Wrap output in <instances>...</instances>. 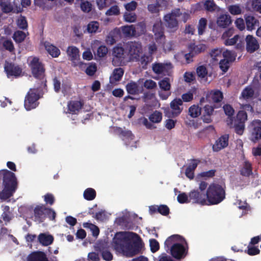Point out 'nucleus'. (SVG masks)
Segmentation results:
<instances>
[{"label":"nucleus","instance_id":"1","mask_svg":"<svg viewBox=\"0 0 261 261\" xmlns=\"http://www.w3.org/2000/svg\"><path fill=\"white\" fill-rule=\"evenodd\" d=\"M113 243L116 250L133 256L141 250L142 239L139 234L134 232H119L114 238Z\"/></svg>","mask_w":261,"mask_h":261},{"label":"nucleus","instance_id":"46","mask_svg":"<svg viewBox=\"0 0 261 261\" xmlns=\"http://www.w3.org/2000/svg\"><path fill=\"white\" fill-rule=\"evenodd\" d=\"M120 14V10L118 6L114 4L107 11L106 14L108 16L117 15Z\"/></svg>","mask_w":261,"mask_h":261},{"label":"nucleus","instance_id":"36","mask_svg":"<svg viewBox=\"0 0 261 261\" xmlns=\"http://www.w3.org/2000/svg\"><path fill=\"white\" fill-rule=\"evenodd\" d=\"M254 94V91L252 87L247 86L243 90L241 93V97L244 99L251 98Z\"/></svg>","mask_w":261,"mask_h":261},{"label":"nucleus","instance_id":"49","mask_svg":"<svg viewBox=\"0 0 261 261\" xmlns=\"http://www.w3.org/2000/svg\"><path fill=\"white\" fill-rule=\"evenodd\" d=\"M229 12L233 15H239L242 13V9L238 5H230L228 7Z\"/></svg>","mask_w":261,"mask_h":261},{"label":"nucleus","instance_id":"23","mask_svg":"<svg viewBox=\"0 0 261 261\" xmlns=\"http://www.w3.org/2000/svg\"><path fill=\"white\" fill-rule=\"evenodd\" d=\"M44 46L47 53L53 57H58L60 54V49L56 46L48 41L44 43Z\"/></svg>","mask_w":261,"mask_h":261},{"label":"nucleus","instance_id":"5","mask_svg":"<svg viewBox=\"0 0 261 261\" xmlns=\"http://www.w3.org/2000/svg\"><path fill=\"white\" fill-rule=\"evenodd\" d=\"M32 74L34 77L39 80L41 82L40 87H43L47 90L46 80L45 76V68L44 65L39 61L38 57H33L29 63Z\"/></svg>","mask_w":261,"mask_h":261},{"label":"nucleus","instance_id":"11","mask_svg":"<svg viewBox=\"0 0 261 261\" xmlns=\"http://www.w3.org/2000/svg\"><path fill=\"white\" fill-rule=\"evenodd\" d=\"M206 46L203 44L196 45L195 43H190L188 46L189 53L185 55V58L189 63L192 61V58L196 55L203 53L206 49Z\"/></svg>","mask_w":261,"mask_h":261},{"label":"nucleus","instance_id":"2","mask_svg":"<svg viewBox=\"0 0 261 261\" xmlns=\"http://www.w3.org/2000/svg\"><path fill=\"white\" fill-rule=\"evenodd\" d=\"M164 248L176 261L184 259L188 254V243L185 238L179 234H173L167 238L164 243Z\"/></svg>","mask_w":261,"mask_h":261},{"label":"nucleus","instance_id":"48","mask_svg":"<svg viewBox=\"0 0 261 261\" xmlns=\"http://www.w3.org/2000/svg\"><path fill=\"white\" fill-rule=\"evenodd\" d=\"M17 24L19 28L22 30H26L28 28V22L25 17L21 15L18 19Z\"/></svg>","mask_w":261,"mask_h":261},{"label":"nucleus","instance_id":"27","mask_svg":"<svg viewBox=\"0 0 261 261\" xmlns=\"http://www.w3.org/2000/svg\"><path fill=\"white\" fill-rule=\"evenodd\" d=\"M252 169L251 163L246 160L244 162L243 166L240 170V174L243 176L249 177L252 174Z\"/></svg>","mask_w":261,"mask_h":261},{"label":"nucleus","instance_id":"17","mask_svg":"<svg viewBox=\"0 0 261 261\" xmlns=\"http://www.w3.org/2000/svg\"><path fill=\"white\" fill-rule=\"evenodd\" d=\"M229 135L225 134L219 137L213 145V150L215 152H218L225 148L228 145Z\"/></svg>","mask_w":261,"mask_h":261},{"label":"nucleus","instance_id":"45","mask_svg":"<svg viewBox=\"0 0 261 261\" xmlns=\"http://www.w3.org/2000/svg\"><path fill=\"white\" fill-rule=\"evenodd\" d=\"M245 252L250 256H253L258 254L260 253V250L257 247L248 245L247 249L245 250Z\"/></svg>","mask_w":261,"mask_h":261},{"label":"nucleus","instance_id":"13","mask_svg":"<svg viewBox=\"0 0 261 261\" xmlns=\"http://www.w3.org/2000/svg\"><path fill=\"white\" fill-rule=\"evenodd\" d=\"M182 100L180 98H175L170 103L171 112L167 114L168 117L175 118L178 116L181 113L183 108L180 107L182 106Z\"/></svg>","mask_w":261,"mask_h":261},{"label":"nucleus","instance_id":"9","mask_svg":"<svg viewBox=\"0 0 261 261\" xmlns=\"http://www.w3.org/2000/svg\"><path fill=\"white\" fill-rule=\"evenodd\" d=\"M158 84L160 89L159 91V95L162 100H166L171 94V84L170 79L165 77L161 80Z\"/></svg>","mask_w":261,"mask_h":261},{"label":"nucleus","instance_id":"32","mask_svg":"<svg viewBox=\"0 0 261 261\" xmlns=\"http://www.w3.org/2000/svg\"><path fill=\"white\" fill-rule=\"evenodd\" d=\"M124 70L122 68L119 67L114 70L113 76L111 77V82H116L120 81L123 75Z\"/></svg>","mask_w":261,"mask_h":261},{"label":"nucleus","instance_id":"8","mask_svg":"<svg viewBox=\"0 0 261 261\" xmlns=\"http://www.w3.org/2000/svg\"><path fill=\"white\" fill-rule=\"evenodd\" d=\"M125 44L127 56L132 61L137 62L142 53V45L137 42L128 41Z\"/></svg>","mask_w":261,"mask_h":261},{"label":"nucleus","instance_id":"7","mask_svg":"<svg viewBox=\"0 0 261 261\" xmlns=\"http://www.w3.org/2000/svg\"><path fill=\"white\" fill-rule=\"evenodd\" d=\"M125 49V44L122 46L121 44H118L112 49V64L115 66L123 65L125 59L128 57Z\"/></svg>","mask_w":261,"mask_h":261},{"label":"nucleus","instance_id":"47","mask_svg":"<svg viewBox=\"0 0 261 261\" xmlns=\"http://www.w3.org/2000/svg\"><path fill=\"white\" fill-rule=\"evenodd\" d=\"M117 131L119 135L128 139L133 140L134 138V136L130 130H123L121 128L118 127Z\"/></svg>","mask_w":261,"mask_h":261},{"label":"nucleus","instance_id":"3","mask_svg":"<svg viewBox=\"0 0 261 261\" xmlns=\"http://www.w3.org/2000/svg\"><path fill=\"white\" fill-rule=\"evenodd\" d=\"M225 114L228 116L226 119L227 125L230 128H233L235 133L239 135H242L245 128V122L247 120V113L243 110L239 111L233 119L234 110L230 105H224L223 107Z\"/></svg>","mask_w":261,"mask_h":261},{"label":"nucleus","instance_id":"22","mask_svg":"<svg viewBox=\"0 0 261 261\" xmlns=\"http://www.w3.org/2000/svg\"><path fill=\"white\" fill-rule=\"evenodd\" d=\"M27 261H48V260L44 252L35 251L28 256Z\"/></svg>","mask_w":261,"mask_h":261},{"label":"nucleus","instance_id":"10","mask_svg":"<svg viewBox=\"0 0 261 261\" xmlns=\"http://www.w3.org/2000/svg\"><path fill=\"white\" fill-rule=\"evenodd\" d=\"M250 140L257 143L261 139V120L257 119L252 121L249 126Z\"/></svg>","mask_w":261,"mask_h":261},{"label":"nucleus","instance_id":"62","mask_svg":"<svg viewBox=\"0 0 261 261\" xmlns=\"http://www.w3.org/2000/svg\"><path fill=\"white\" fill-rule=\"evenodd\" d=\"M144 86L147 89H153L156 87V82L152 80H146L144 83Z\"/></svg>","mask_w":261,"mask_h":261},{"label":"nucleus","instance_id":"44","mask_svg":"<svg viewBox=\"0 0 261 261\" xmlns=\"http://www.w3.org/2000/svg\"><path fill=\"white\" fill-rule=\"evenodd\" d=\"M99 22L96 21H91L87 25V31L90 33H96L99 29Z\"/></svg>","mask_w":261,"mask_h":261},{"label":"nucleus","instance_id":"37","mask_svg":"<svg viewBox=\"0 0 261 261\" xmlns=\"http://www.w3.org/2000/svg\"><path fill=\"white\" fill-rule=\"evenodd\" d=\"M123 34L127 36H133L136 35V29L133 25H126L122 27Z\"/></svg>","mask_w":261,"mask_h":261},{"label":"nucleus","instance_id":"15","mask_svg":"<svg viewBox=\"0 0 261 261\" xmlns=\"http://www.w3.org/2000/svg\"><path fill=\"white\" fill-rule=\"evenodd\" d=\"M152 31L154 33L155 39L158 43L163 44L165 40L164 29L162 21H159L154 23Z\"/></svg>","mask_w":261,"mask_h":261},{"label":"nucleus","instance_id":"64","mask_svg":"<svg viewBox=\"0 0 261 261\" xmlns=\"http://www.w3.org/2000/svg\"><path fill=\"white\" fill-rule=\"evenodd\" d=\"M252 7L256 11L261 14L260 0H253L252 2Z\"/></svg>","mask_w":261,"mask_h":261},{"label":"nucleus","instance_id":"12","mask_svg":"<svg viewBox=\"0 0 261 261\" xmlns=\"http://www.w3.org/2000/svg\"><path fill=\"white\" fill-rule=\"evenodd\" d=\"M4 71L8 78L11 76L18 77L22 75V69L20 66L6 61L4 64Z\"/></svg>","mask_w":261,"mask_h":261},{"label":"nucleus","instance_id":"43","mask_svg":"<svg viewBox=\"0 0 261 261\" xmlns=\"http://www.w3.org/2000/svg\"><path fill=\"white\" fill-rule=\"evenodd\" d=\"M102 258L106 261H111L113 259V254L107 248H102L100 250Z\"/></svg>","mask_w":261,"mask_h":261},{"label":"nucleus","instance_id":"25","mask_svg":"<svg viewBox=\"0 0 261 261\" xmlns=\"http://www.w3.org/2000/svg\"><path fill=\"white\" fill-rule=\"evenodd\" d=\"M231 23V17L228 14H221L217 19V24L219 28H226Z\"/></svg>","mask_w":261,"mask_h":261},{"label":"nucleus","instance_id":"39","mask_svg":"<svg viewBox=\"0 0 261 261\" xmlns=\"http://www.w3.org/2000/svg\"><path fill=\"white\" fill-rule=\"evenodd\" d=\"M207 20L205 18H201L198 24V34L199 35H202L205 32L207 25Z\"/></svg>","mask_w":261,"mask_h":261},{"label":"nucleus","instance_id":"16","mask_svg":"<svg viewBox=\"0 0 261 261\" xmlns=\"http://www.w3.org/2000/svg\"><path fill=\"white\" fill-rule=\"evenodd\" d=\"M172 68L171 64L154 63L152 65V71L157 74L169 75L170 70Z\"/></svg>","mask_w":261,"mask_h":261},{"label":"nucleus","instance_id":"57","mask_svg":"<svg viewBox=\"0 0 261 261\" xmlns=\"http://www.w3.org/2000/svg\"><path fill=\"white\" fill-rule=\"evenodd\" d=\"M158 210L159 213L163 216H167L170 213V209L168 206L165 204H162L159 206Z\"/></svg>","mask_w":261,"mask_h":261},{"label":"nucleus","instance_id":"18","mask_svg":"<svg viewBox=\"0 0 261 261\" xmlns=\"http://www.w3.org/2000/svg\"><path fill=\"white\" fill-rule=\"evenodd\" d=\"M246 42V50L250 53H253L259 47V44L252 35H248L245 39Z\"/></svg>","mask_w":261,"mask_h":261},{"label":"nucleus","instance_id":"50","mask_svg":"<svg viewBox=\"0 0 261 261\" xmlns=\"http://www.w3.org/2000/svg\"><path fill=\"white\" fill-rule=\"evenodd\" d=\"M123 17L125 21L128 22H135L137 19V15L133 12H125Z\"/></svg>","mask_w":261,"mask_h":261},{"label":"nucleus","instance_id":"33","mask_svg":"<svg viewBox=\"0 0 261 261\" xmlns=\"http://www.w3.org/2000/svg\"><path fill=\"white\" fill-rule=\"evenodd\" d=\"M210 98L211 101L214 103H219L221 102L223 98V93L220 90H217L212 91L210 93Z\"/></svg>","mask_w":261,"mask_h":261},{"label":"nucleus","instance_id":"38","mask_svg":"<svg viewBox=\"0 0 261 261\" xmlns=\"http://www.w3.org/2000/svg\"><path fill=\"white\" fill-rule=\"evenodd\" d=\"M26 38V35L22 31H17L14 32L13 35V39L16 43H21Z\"/></svg>","mask_w":261,"mask_h":261},{"label":"nucleus","instance_id":"19","mask_svg":"<svg viewBox=\"0 0 261 261\" xmlns=\"http://www.w3.org/2000/svg\"><path fill=\"white\" fill-rule=\"evenodd\" d=\"M46 207L43 205H37L34 210L35 220L39 223L43 222L45 219Z\"/></svg>","mask_w":261,"mask_h":261},{"label":"nucleus","instance_id":"59","mask_svg":"<svg viewBox=\"0 0 261 261\" xmlns=\"http://www.w3.org/2000/svg\"><path fill=\"white\" fill-rule=\"evenodd\" d=\"M81 8L83 12L88 13L91 11L92 5L88 1L84 2L81 4Z\"/></svg>","mask_w":261,"mask_h":261},{"label":"nucleus","instance_id":"40","mask_svg":"<svg viewBox=\"0 0 261 261\" xmlns=\"http://www.w3.org/2000/svg\"><path fill=\"white\" fill-rule=\"evenodd\" d=\"M149 119L153 123H159L162 119V113L156 110L149 116Z\"/></svg>","mask_w":261,"mask_h":261},{"label":"nucleus","instance_id":"51","mask_svg":"<svg viewBox=\"0 0 261 261\" xmlns=\"http://www.w3.org/2000/svg\"><path fill=\"white\" fill-rule=\"evenodd\" d=\"M149 245L150 250L152 253L156 252L160 249V245L159 242L154 239L149 240Z\"/></svg>","mask_w":261,"mask_h":261},{"label":"nucleus","instance_id":"35","mask_svg":"<svg viewBox=\"0 0 261 261\" xmlns=\"http://www.w3.org/2000/svg\"><path fill=\"white\" fill-rule=\"evenodd\" d=\"M116 3L115 0H96V4L99 10L109 7Z\"/></svg>","mask_w":261,"mask_h":261},{"label":"nucleus","instance_id":"63","mask_svg":"<svg viewBox=\"0 0 261 261\" xmlns=\"http://www.w3.org/2000/svg\"><path fill=\"white\" fill-rule=\"evenodd\" d=\"M185 81L187 83H191L195 80L194 73L191 72H186L184 75Z\"/></svg>","mask_w":261,"mask_h":261},{"label":"nucleus","instance_id":"14","mask_svg":"<svg viewBox=\"0 0 261 261\" xmlns=\"http://www.w3.org/2000/svg\"><path fill=\"white\" fill-rule=\"evenodd\" d=\"M190 200L193 203L204 205L206 204V195L205 192L199 191V190H194L189 193Z\"/></svg>","mask_w":261,"mask_h":261},{"label":"nucleus","instance_id":"54","mask_svg":"<svg viewBox=\"0 0 261 261\" xmlns=\"http://www.w3.org/2000/svg\"><path fill=\"white\" fill-rule=\"evenodd\" d=\"M204 7L207 11L212 12L216 10V5L213 1L207 0L204 4Z\"/></svg>","mask_w":261,"mask_h":261},{"label":"nucleus","instance_id":"6","mask_svg":"<svg viewBox=\"0 0 261 261\" xmlns=\"http://www.w3.org/2000/svg\"><path fill=\"white\" fill-rule=\"evenodd\" d=\"M41 87L37 88L30 89L27 93L24 101V106L27 111L36 108L39 105L38 100L41 97L40 95H43L40 89Z\"/></svg>","mask_w":261,"mask_h":261},{"label":"nucleus","instance_id":"60","mask_svg":"<svg viewBox=\"0 0 261 261\" xmlns=\"http://www.w3.org/2000/svg\"><path fill=\"white\" fill-rule=\"evenodd\" d=\"M45 218L48 217L50 220H55L56 217V213L51 208L46 207Z\"/></svg>","mask_w":261,"mask_h":261},{"label":"nucleus","instance_id":"34","mask_svg":"<svg viewBox=\"0 0 261 261\" xmlns=\"http://www.w3.org/2000/svg\"><path fill=\"white\" fill-rule=\"evenodd\" d=\"M83 196L87 200H93L96 197V192L94 189L89 188L84 191Z\"/></svg>","mask_w":261,"mask_h":261},{"label":"nucleus","instance_id":"58","mask_svg":"<svg viewBox=\"0 0 261 261\" xmlns=\"http://www.w3.org/2000/svg\"><path fill=\"white\" fill-rule=\"evenodd\" d=\"M108 51V48L105 45L100 46L97 50V55L99 57H104Z\"/></svg>","mask_w":261,"mask_h":261},{"label":"nucleus","instance_id":"20","mask_svg":"<svg viewBox=\"0 0 261 261\" xmlns=\"http://www.w3.org/2000/svg\"><path fill=\"white\" fill-rule=\"evenodd\" d=\"M84 102L81 100H70L68 102V110L72 114H76L84 106Z\"/></svg>","mask_w":261,"mask_h":261},{"label":"nucleus","instance_id":"42","mask_svg":"<svg viewBox=\"0 0 261 261\" xmlns=\"http://www.w3.org/2000/svg\"><path fill=\"white\" fill-rule=\"evenodd\" d=\"M224 59H226L230 63L233 62L236 60V55L233 51L226 50L222 53Z\"/></svg>","mask_w":261,"mask_h":261},{"label":"nucleus","instance_id":"24","mask_svg":"<svg viewBox=\"0 0 261 261\" xmlns=\"http://www.w3.org/2000/svg\"><path fill=\"white\" fill-rule=\"evenodd\" d=\"M246 29L251 31L255 29L256 26H258L259 22L258 19L252 15H247L245 17Z\"/></svg>","mask_w":261,"mask_h":261},{"label":"nucleus","instance_id":"55","mask_svg":"<svg viewBox=\"0 0 261 261\" xmlns=\"http://www.w3.org/2000/svg\"><path fill=\"white\" fill-rule=\"evenodd\" d=\"M196 73L199 77L204 78L206 76L207 71L205 66L201 65L197 67L196 69Z\"/></svg>","mask_w":261,"mask_h":261},{"label":"nucleus","instance_id":"30","mask_svg":"<svg viewBox=\"0 0 261 261\" xmlns=\"http://www.w3.org/2000/svg\"><path fill=\"white\" fill-rule=\"evenodd\" d=\"M165 0H158L154 4H151L148 5V11L151 13H157L160 11V8L162 4H164Z\"/></svg>","mask_w":261,"mask_h":261},{"label":"nucleus","instance_id":"26","mask_svg":"<svg viewBox=\"0 0 261 261\" xmlns=\"http://www.w3.org/2000/svg\"><path fill=\"white\" fill-rule=\"evenodd\" d=\"M79 49L74 46H69L67 47L66 53L70 61L74 62L80 58Z\"/></svg>","mask_w":261,"mask_h":261},{"label":"nucleus","instance_id":"28","mask_svg":"<svg viewBox=\"0 0 261 261\" xmlns=\"http://www.w3.org/2000/svg\"><path fill=\"white\" fill-rule=\"evenodd\" d=\"M39 242L44 246H47L51 244L54 241V237L51 234H46L41 233L38 237Z\"/></svg>","mask_w":261,"mask_h":261},{"label":"nucleus","instance_id":"53","mask_svg":"<svg viewBox=\"0 0 261 261\" xmlns=\"http://www.w3.org/2000/svg\"><path fill=\"white\" fill-rule=\"evenodd\" d=\"M230 63L226 59H222L219 62V67L222 71L226 72L228 70Z\"/></svg>","mask_w":261,"mask_h":261},{"label":"nucleus","instance_id":"29","mask_svg":"<svg viewBox=\"0 0 261 261\" xmlns=\"http://www.w3.org/2000/svg\"><path fill=\"white\" fill-rule=\"evenodd\" d=\"M153 60V57L151 55H146L140 56L139 59L137 60V62H139L140 66L143 69H146L148 64L152 62Z\"/></svg>","mask_w":261,"mask_h":261},{"label":"nucleus","instance_id":"41","mask_svg":"<svg viewBox=\"0 0 261 261\" xmlns=\"http://www.w3.org/2000/svg\"><path fill=\"white\" fill-rule=\"evenodd\" d=\"M190 115L193 118H196L201 114V108L198 106L193 105L189 109Z\"/></svg>","mask_w":261,"mask_h":261},{"label":"nucleus","instance_id":"31","mask_svg":"<svg viewBox=\"0 0 261 261\" xmlns=\"http://www.w3.org/2000/svg\"><path fill=\"white\" fill-rule=\"evenodd\" d=\"M126 90L128 94L135 95L138 93L139 86L136 82L130 81L126 84Z\"/></svg>","mask_w":261,"mask_h":261},{"label":"nucleus","instance_id":"21","mask_svg":"<svg viewBox=\"0 0 261 261\" xmlns=\"http://www.w3.org/2000/svg\"><path fill=\"white\" fill-rule=\"evenodd\" d=\"M164 19L167 28L170 29L171 31H175L177 30L178 23L176 18L170 15L166 14L165 15Z\"/></svg>","mask_w":261,"mask_h":261},{"label":"nucleus","instance_id":"61","mask_svg":"<svg viewBox=\"0 0 261 261\" xmlns=\"http://www.w3.org/2000/svg\"><path fill=\"white\" fill-rule=\"evenodd\" d=\"M44 200L46 204L52 205L55 202V197L53 194L47 193L44 196Z\"/></svg>","mask_w":261,"mask_h":261},{"label":"nucleus","instance_id":"52","mask_svg":"<svg viewBox=\"0 0 261 261\" xmlns=\"http://www.w3.org/2000/svg\"><path fill=\"white\" fill-rule=\"evenodd\" d=\"M3 12L5 13H9L11 12L13 10V7L10 3H7L6 2H1L0 3Z\"/></svg>","mask_w":261,"mask_h":261},{"label":"nucleus","instance_id":"4","mask_svg":"<svg viewBox=\"0 0 261 261\" xmlns=\"http://www.w3.org/2000/svg\"><path fill=\"white\" fill-rule=\"evenodd\" d=\"M206 195L210 205L218 204L225 198V187L218 184H211L207 189Z\"/></svg>","mask_w":261,"mask_h":261},{"label":"nucleus","instance_id":"56","mask_svg":"<svg viewBox=\"0 0 261 261\" xmlns=\"http://www.w3.org/2000/svg\"><path fill=\"white\" fill-rule=\"evenodd\" d=\"M3 46L5 49L12 52L14 50V46L12 41L11 40H6L3 43Z\"/></svg>","mask_w":261,"mask_h":261}]
</instances>
